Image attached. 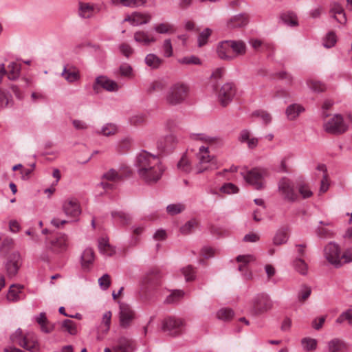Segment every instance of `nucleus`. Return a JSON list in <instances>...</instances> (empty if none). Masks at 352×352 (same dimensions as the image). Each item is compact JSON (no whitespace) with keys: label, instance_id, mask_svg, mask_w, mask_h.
Listing matches in <instances>:
<instances>
[{"label":"nucleus","instance_id":"obj_1","mask_svg":"<svg viewBox=\"0 0 352 352\" xmlns=\"http://www.w3.org/2000/svg\"><path fill=\"white\" fill-rule=\"evenodd\" d=\"M190 139L198 148L195 154L196 172L201 173L217 168V158L214 155L210 154L209 149L210 147L219 144L220 140L217 137L210 136L206 133L191 134Z\"/></svg>","mask_w":352,"mask_h":352},{"label":"nucleus","instance_id":"obj_2","mask_svg":"<svg viewBox=\"0 0 352 352\" xmlns=\"http://www.w3.org/2000/svg\"><path fill=\"white\" fill-rule=\"evenodd\" d=\"M135 165L140 177L146 183L157 182L164 171L160 157L146 151L138 155Z\"/></svg>","mask_w":352,"mask_h":352},{"label":"nucleus","instance_id":"obj_3","mask_svg":"<svg viewBox=\"0 0 352 352\" xmlns=\"http://www.w3.org/2000/svg\"><path fill=\"white\" fill-rule=\"evenodd\" d=\"M246 46L241 41H223L218 43L216 52L219 58L231 60L239 56L245 54Z\"/></svg>","mask_w":352,"mask_h":352},{"label":"nucleus","instance_id":"obj_4","mask_svg":"<svg viewBox=\"0 0 352 352\" xmlns=\"http://www.w3.org/2000/svg\"><path fill=\"white\" fill-rule=\"evenodd\" d=\"M190 88L183 82L173 84L165 92L164 100L166 104L177 106L184 103L188 97Z\"/></svg>","mask_w":352,"mask_h":352},{"label":"nucleus","instance_id":"obj_5","mask_svg":"<svg viewBox=\"0 0 352 352\" xmlns=\"http://www.w3.org/2000/svg\"><path fill=\"white\" fill-rule=\"evenodd\" d=\"M241 175L245 182L259 190L265 186V178L267 176L266 170L261 168H254L249 170L241 171Z\"/></svg>","mask_w":352,"mask_h":352},{"label":"nucleus","instance_id":"obj_6","mask_svg":"<svg viewBox=\"0 0 352 352\" xmlns=\"http://www.w3.org/2000/svg\"><path fill=\"white\" fill-rule=\"evenodd\" d=\"M273 307V302L270 297L265 294H260L256 295L252 301V307L250 313L252 315L263 314Z\"/></svg>","mask_w":352,"mask_h":352},{"label":"nucleus","instance_id":"obj_7","mask_svg":"<svg viewBox=\"0 0 352 352\" xmlns=\"http://www.w3.org/2000/svg\"><path fill=\"white\" fill-rule=\"evenodd\" d=\"M323 129L328 133L340 135L348 130V125L341 115L335 114L331 118L324 122Z\"/></svg>","mask_w":352,"mask_h":352},{"label":"nucleus","instance_id":"obj_8","mask_svg":"<svg viewBox=\"0 0 352 352\" xmlns=\"http://www.w3.org/2000/svg\"><path fill=\"white\" fill-rule=\"evenodd\" d=\"M278 192L280 196L286 201L294 202L298 199V195L295 192L293 182L286 178H282L278 184Z\"/></svg>","mask_w":352,"mask_h":352},{"label":"nucleus","instance_id":"obj_9","mask_svg":"<svg viewBox=\"0 0 352 352\" xmlns=\"http://www.w3.org/2000/svg\"><path fill=\"white\" fill-rule=\"evenodd\" d=\"M326 260L335 267H342L341 251L339 245L335 243H328L324 249Z\"/></svg>","mask_w":352,"mask_h":352},{"label":"nucleus","instance_id":"obj_10","mask_svg":"<svg viewBox=\"0 0 352 352\" xmlns=\"http://www.w3.org/2000/svg\"><path fill=\"white\" fill-rule=\"evenodd\" d=\"M184 322L182 318L169 316L162 321V330L169 335L176 336L182 332Z\"/></svg>","mask_w":352,"mask_h":352},{"label":"nucleus","instance_id":"obj_11","mask_svg":"<svg viewBox=\"0 0 352 352\" xmlns=\"http://www.w3.org/2000/svg\"><path fill=\"white\" fill-rule=\"evenodd\" d=\"M135 341L125 336L119 338L111 349L106 347L104 352H133L135 350Z\"/></svg>","mask_w":352,"mask_h":352},{"label":"nucleus","instance_id":"obj_12","mask_svg":"<svg viewBox=\"0 0 352 352\" xmlns=\"http://www.w3.org/2000/svg\"><path fill=\"white\" fill-rule=\"evenodd\" d=\"M236 86L231 82L223 85L218 93V100L220 104L226 107L233 100L236 95Z\"/></svg>","mask_w":352,"mask_h":352},{"label":"nucleus","instance_id":"obj_13","mask_svg":"<svg viewBox=\"0 0 352 352\" xmlns=\"http://www.w3.org/2000/svg\"><path fill=\"white\" fill-rule=\"evenodd\" d=\"M120 88V85L116 81L104 76L97 77L94 84L93 85V89L96 93H99L101 89L107 91L113 92L118 91Z\"/></svg>","mask_w":352,"mask_h":352},{"label":"nucleus","instance_id":"obj_14","mask_svg":"<svg viewBox=\"0 0 352 352\" xmlns=\"http://www.w3.org/2000/svg\"><path fill=\"white\" fill-rule=\"evenodd\" d=\"M62 210L66 216L77 218L81 213L80 203L74 197H69L63 201Z\"/></svg>","mask_w":352,"mask_h":352},{"label":"nucleus","instance_id":"obj_15","mask_svg":"<svg viewBox=\"0 0 352 352\" xmlns=\"http://www.w3.org/2000/svg\"><path fill=\"white\" fill-rule=\"evenodd\" d=\"M21 265V256L17 252L12 253L6 264V269L8 276L10 278L14 277L18 273Z\"/></svg>","mask_w":352,"mask_h":352},{"label":"nucleus","instance_id":"obj_16","mask_svg":"<svg viewBox=\"0 0 352 352\" xmlns=\"http://www.w3.org/2000/svg\"><path fill=\"white\" fill-rule=\"evenodd\" d=\"M120 325L124 329L128 328L135 318L134 311L128 305L122 304L120 306Z\"/></svg>","mask_w":352,"mask_h":352},{"label":"nucleus","instance_id":"obj_17","mask_svg":"<svg viewBox=\"0 0 352 352\" xmlns=\"http://www.w3.org/2000/svg\"><path fill=\"white\" fill-rule=\"evenodd\" d=\"M133 38L137 43L142 46H149L157 41V38L154 35L144 30L135 32L133 35Z\"/></svg>","mask_w":352,"mask_h":352},{"label":"nucleus","instance_id":"obj_18","mask_svg":"<svg viewBox=\"0 0 352 352\" xmlns=\"http://www.w3.org/2000/svg\"><path fill=\"white\" fill-rule=\"evenodd\" d=\"M151 19V14L148 13H141L135 12L128 15L124 21L129 22L132 25L138 26L148 23Z\"/></svg>","mask_w":352,"mask_h":352},{"label":"nucleus","instance_id":"obj_19","mask_svg":"<svg viewBox=\"0 0 352 352\" xmlns=\"http://www.w3.org/2000/svg\"><path fill=\"white\" fill-rule=\"evenodd\" d=\"M103 179L106 181L101 182L99 186L105 190H108L113 186L109 182H118L121 179V175L114 169H111L104 174Z\"/></svg>","mask_w":352,"mask_h":352},{"label":"nucleus","instance_id":"obj_20","mask_svg":"<svg viewBox=\"0 0 352 352\" xmlns=\"http://www.w3.org/2000/svg\"><path fill=\"white\" fill-rule=\"evenodd\" d=\"M23 286L12 285L6 295V300L10 302H16L22 298Z\"/></svg>","mask_w":352,"mask_h":352},{"label":"nucleus","instance_id":"obj_21","mask_svg":"<svg viewBox=\"0 0 352 352\" xmlns=\"http://www.w3.org/2000/svg\"><path fill=\"white\" fill-rule=\"evenodd\" d=\"M255 261V257L252 254L239 255L236 257V261L241 264L239 265V270L245 272L244 276L246 278H250L252 275L250 273H247L248 264Z\"/></svg>","mask_w":352,"mask_h":352},{"label":"nucleus","instance_id":"obj_22","mask_svg":"<svg viewBox=\"0 0 352 352\" xmlns=\"http://www.w3.org/2000/svg\"><path fill=\"white\" fill-rule=\"evenodd\" d=\"M249 22V17L246 14H239L231 17L227 21L228 28H242L245 26Z\"/></svg>","mask_w":352,"mask_h":352},{"label":"nucleus","instance_id":"obj_23","mask_svg":"<svg viewBox=\"0 0 352 352\" xmlns=\"http://www.w3.org/2000/svg\"><path fill=\"white\" fill-rule=\"evenodd\" d=\"M61 76L70 83L74 82L80 78L78 69L69 65L64 67Z\"/></svg>","mask_w":352,"mask_h":352},{"label":"nucleus","instance_id":"obj_24","mask_svg":"<svg viewBox=\"0 0 352 352\" xmlns=\"http://www.w3.org/2000/svg\"><path fill=\"white\" fill-rule=\"evenodd\" d=\"M22 347L30 352H38L40 346L36 335L33 333L26 334V340L23 343Z\"/></svg>","mask_w":352,"mask_h":352},{"label":"nucleus","instance_id":"obj_25","mask_svg":"<svg viewBox=\"0 0 352 352\" xmlns=\"http://www.w3.org/2000/svg\"><path fill=\"white\" fill-rule=\"evenodd\" d=\"M67 248V236L60 234L51 241V248L57 252H63Z\"/></svg>","mask_w":352,"mask_h":352},{"label":"nucleus","instance_id":"obj_26","mask_svg":"<svg viewBox=\"0 0 352 352\" xmlns=\"http://www.w3.org/2000/svg\"><path fill=\"white\" fill-rule=\"evenodd\" d=\"M21 65L17 62L12 61L7 66V77L10 80H17L21 74Z\"/></svg>","mask_w":352,"mask_h":352},{"label":"nucleus","instance_id":"obj_27","mask_svg":"<svg viewBox=\"0 0 352 352\" xmlns=\"http://www.w3.org/2000/svg\"><path fill=\"white\" fill-rule=\"evenodd\" d=\"M119 132V126L115 123H106L102 126L96 133L105 137H111L116 135Z\"/></svg>","mask_w":352,"mask_h":352},{"label":"nucleus","instance_id":"obj_28","mask_svg":"<svg viewBox=\"0 0 352 352\" xmlns=\"http://www.w3.org/2000/svg\"><path fill=\"white\" fill-rule=\"evenodd\" d=\"M14 100L10 92L0 88V111L13 106Z\"/></svg>","mask_w":352,"mask_h":352},{"label":"nucleus","instance_id":"obj_29","mask_svg":"<svg viewBox=\"0 0 352 352\" xmlns=\"http://www.w3.org/2000/svg\"><path fill=\"white\" fill-rule=\"evenodd\" d=\"M305 111L304 107L299 104H292L286 109V115L289 120L296 119L302 112Z\"/></svg>","mask_w":352,"mask_h":352},{"label":"nucleus","instance_id":"obj_30","mask_svg":"<svg viewBox=\"0 0 352 352\" xmlns=\"http://www.w3.org/2000/svg\"><path fill=\"white\" fill-rule=\"evenodd\" d=\"M94 7L88 3L80 2L78 4V14L81 18H90L94 14Z\"/></svg>","mask_w":352,"mask_h":352},{"label":"nucleus","instance_id":"obj_31","mask_svg":"<svg viewBox=\"0 0 352 352\" xmlns=\"http://www.w3.org/2000/svg\"><path fill=\"white\" fill-rule=\"evenodd\" d=\"M164 143L162 141L157 143L158 148L162 151L173 147L178 142V138L175 134L170 133L164 138Z\"/></svg>","mask_w":352,"mask_h":352},{"label":"nucleus","instance_id":"obj_32","mask_svg":"<svg viewBox=\"0 0 352 352\" xmlns=\"http://www.w3.org/2000/svg\"><path fill=\"white\" fill-rule=\"evenodd\" d=\"M346 348V343L338 338L333 339L328 343L329 352H344Z\"/></svg>","mask_w":352,"mask_h":352},{"label":"nucleus","instance_id":"obj_33","mask_svg":"<svg viewBox=\"0 0 352 352\" xmlns=\"http://www.w3.org/2000/svg\"><path fill=\"white\" fill-rule=\"evenodd\" d=\"M146 65L153 69H156L160 67L163 60L155 54H148L144 59Z\"/></svg>","mask_w":352,"mask_h":352},{"label":"nucleus","instance_id":"obj_34","mask_svg":"<svg viewBox=\"0 0 352 352\" xmlns=\"http://www.w3.org/2000/svg\"><path fill=\"white\" fill-rule=\"evenodd\" d=\"M82 265L84 268H87L94 261V252L90 248H86L81 256Z\"/></svg>","mask_w":352,"mask_h":352},{"label":"nucleus","instance_id":"obj_35","mask_svg":"<svg viewBox=\"0 0 352 352\" xmlns=\"http://www.w3.org/2000/svg\"><path fill=\"white\" fill-rule=\"evenodd\" d=\"M112 314L110 311L104 312L102 315L101 324L99 327V331L106 334L110 329Z\"/></svg>","mask_w":352,"mask_h":352},{"label":"nucleus","instance_id":"obj_36","mask_svg":"<svg viewBox=\"0 0 352 352\" xmlns=\"http://www.w3.org/2000/svg\"><path fill=\"white\" fill-rule=\"evenodd\" d=\"M36 321L40 325L42 331L50 333L52 331L53 327L49 324L45 313H41L37 316Z\"/></svg>","mask_w":352,"mask_h":352},{"label":"nucleus","instance_id":"obj_37","mask_svg":"<svg viewBox=\"0 0 352 352\" xmlns=\"http://www.w3.org/2000/svg\"><path fill=\"white\" fill-rule=\"evenodd\" d=\"M320 226H319L316 230L318 236L320 238H329L332 236L333 231L329 228H324V226H330L331 223L320 221Z\"/></svg>","mask_w":352,"mask_h":352},{"label":"nucleus","instance_id":"obj_38","mask_svg":"<svg viewBox=\"0 0 352 352\" xmlns=\"http://www.w3.org/2000/svg\"><path fill=\"white\" fill-rule=\"evenodd\" d=\"M153 29L159 34H173L175 32L174 25L167 22L156 24Z\"/></svg>","mask_w":352,"mask_h":352},{"label":"nucleus","instance_id":"obj_39","mask_svg":"<svg viewBox=\"0 0 352 352\" xmlns=\"http://www.w3.org/2000/svg\"><path fill=\"white\" fill-rule=\"evenodd\" d=\"M282 21L287 25L294 27L298 25V18L295 13L287 12L281 15Z\"/></svg>","mask_w":352,"mask_h":352},{"label":"nucleus","instance_id":"obj_40","mask_svg":"<svg viewBox=\"0 0 352 352\" xmlns=\"http://www.w3.org/2000/svg\"><path fill=\"white\" fill-rule=\"evenodd\" d=\"M302 348L306 351H314L318 344V342L316 339L311 338H304L301 340Z\"/></svg>","mask_w":352,"mask_h":352},{"label":"nucleus","instance_id":"obj_41","mask_svg":"<svg viewBox=\"0 0 352 352\" xmlns=\"http://www.w3.org/2000/svg\"><path fill=\"white\" fill-rule=\"evenodd\" d=\"M112 217L116 220L123 225L128 224L131 221L129 214L122 211H114L112 212Z\"/></svg>","mask_w":352,"mask_h":352},{"label":"nucleus","instance_id":"obj_42","mask_svg":"<svg viewBox=\"0 0 352 352\" xmlns=\"http://www.w3.org/2000/svg\"><path fill=\"white\" fill-rule=\"evenodd\" d=\"M177 62L181 65H199L201 64V60L196 56L191 55L180 58Z\"/></svg>","mask_w":352,"mask_h":352},{"label":"nucleus","instance_id":"obj_43","mask_svg":"<svg viewBox=\"0 0 352 352\" xmlns=\"http://www.w3.org/2000/svg\"><path fill=\"white\" fill-rule=\"evenodd\" d=\"M115 4L120 3L126 7H138L144 5L146 0H113Z\"/></svg>","mask_w":352,"mask_h":352},{"label":"nucleus","instance_id":"obj_44","mask_svg":"<svg viewBox=\"0 0 352 352\" xmlns=\"http://www.w3.org/2000/svg\"><path fill=\"white\" fill-rule=\"evenodd\" d=\"M234 316V312L231 309L222 308L217 312L218 319L227 321L231 320Z\"/></svg>","mask_w":352,"mask_h":352},{"label":"nucleus","instance_id":"obj_45","mask_svg":"<svg viewBox=\"0 0 352 352\" xmlns=\"http://www.w3.org/2000/svg\"><path fill=\"white\" fill-rule=\"evenodd\" d=\"M10 339L12 342L22 346L23 343L26 340V334L23 335L22 330L21 329H18L14 333L11 335Z\"/></svg>","mask_w":352,"mask_h":352},{"label":"nucleus","instance_id":"obj_46","mask_svg":"<svg viewBox=\"0 0 352 352\" xmlns=\"http://www.w3.org/2000/svg\"><path fill=\"white\" fill-rule=\"evenodd\" d=\"M177 167L179 170L185 173H188L191 170L192 166L187 155H185L182 156L177 164Z\"/></svg>","mask_w":352,"mask_h":352},{"label":"nucleus","instance_id":"obj_47","mask_svg":"<svg viewBox=\"0 0 352 352\" xmlns=\"http://www.w3.org/2000/svg\"><path fill=\"white\" fill-rule=\"evenodd\" d=\"M307 86L314 92H322L326 89L324 84L314 80H309L307 82Z\"/></svg>","mask_w":352,"mask_h":352},{"label":"nucleus","instance_id":"obj_48","mask_svg":"<svg viewBox=\"0 0 352 352\" xmlns=\"http://www.w3.org/2000/svg\"><path fill=\"white\" fill-rule=\"evenodd\" d=\"M294 267L296 271L302 275L306 274L307 272V265L301 258H296L294 261Z\"/></svg>","mask_w":352,"mask_h":352},{"label":"nucleus","instance_id":"obj_49","mask_svg":"<svg viewBox=\"0 0 352 352\" xmlns=\"http://www.w3.org/2000/svg\"><path fill=\"white\" fill-rule=\"evenodd\" d=\"M184 296L182 290H174L166 299V303H175L178 302Z\"/></svg>","mask_w":352,"mask_h":352},{"label":"nucleus","instance_id":"obj_50","mask_svg":"<svg viewBox=\"0 0 352 352\" xmlns=\"http://www.w3.org/2000/svg\"><path fill=\"white\" fill-rule=\"evenodd\" d=\"M298 192L302 198L306 199L312 196L313 192L310 187L306 183L299 184L298 186Z\"/></svg>","mask_w":352,"mask_h":352},{"label":"nucleus","instance_id":"obj_51","mask_svg":"<svg viewBox=\"0 0 352 352\" xmlns=\"http://www.w3.org/2000/svg\"><path fill=\"white\" fill-rule=\"evenodd\" d=\"M162 47L165 57L168 58L173 56V49L170 38H166L164 41Z\"/></svg>","mask_w":352,"mask_h":352},{"label":"nucleus","instance_id":"obj_52","mask_svg":"<svg viewBox=\"0 0 352 352\" xmlns=\"http://www.w3.org/2000/svg\"><path fill=\"white\" fill-rule=\"evenodd\" d=\"M62 327L71 335H76L77 333L76 326L74 322L71 320H64Z\"/></svg>","mask_w":352,"mask_h":352},{"label":"nucleus","instance_id":"obj_53","mask_svg":"<svg viewBox=\"0 0 352 352\" xmlns=\"http://www.w3.org/2000/svg\"><path fill=\"white\" fill-rule=\"evenodd\" d=\"M185 207L181 204H170L166 207V211L170 215H175L182 212Z\"/></svg>","mask_w":352,"mask_h":352},{"label":"nucleus","instance_id":"obj_54","mask_svg":"<svg viewBox=\"0 0 352 352\" xmlns=\"http://www.w3.org/2000/svg\"><path fill=\"white\" fill-rule=\"evenodd\" d=\"M220 191L225 194L231 195L237 193L239 188L232 183H226L221 187Z\"/></svg>","mask_w":352,"mask_h":352},{"label":"nucleus","instance_id":"obj_55","mask_svg":"<svg viewBox=\"0 0 352 352\" xmlns=\"http://www.w3.org/2000/svg\"><path fill=\"white\" fill-rule=\"evenodd\" d=\"M211 33L212 30L210 28H206L199 34L198 37V44L199 47L204 45L207 43Z\"/></svg>","mask_w":352,"mask_h":352},{"label":"nucleus","instance_id":"obj_56","mask_svg":"<svg viewBox=\"0 0 352 352\" xmlns=\"http://www.w3.org/2000/svg\"><path fill=\"white\" fill-rule=\"evenodd\" d=\"M287 234L285 230H279L274 238V243L276 245L283 244L287 242Z\"/></svg>","mask_w":352,"mask_h":352},{"label":"nucleus","instance_id":"obj_57","mask_svg":"<svg viewBox=\"0 0 352 352\" xmlns=\"http://www.w3.org/2000/svg\"><path fill=\"white\" fill-rule=\"evenodd\" d=\"M120 52L126 58L130 57L134 52L133 48L128 43H124L119 45Z\"/></svg>","mask_w":352,"mask_h":352},{"label":"nucleus","instance_id":"obj_58","mask_svg":"<svg viewBox=\"0 0 352 352\" xmlns=\"http://www.w3.org/2000/svg\"><path fill=\"white\" fill-rule=\"evenodd\" d=\"M336 35L333 32H329L324 38L323 45L325 47L330 48L336 44Z\"/></svg>","mask_w":352,"mask_h":352},{"label":"nucleus","instance_id":"obj_59","mask_svg":"<svg viewBox=\"0 0 352 352\" xmlns=\"http://www.w3.org/2000/svg\"><path fill=\"white\" fill-rule=\"evenodd\" d=\"M120 74L123 76H125L127 78L133 77V68L130 65H129L127 63L122 64L120 67Z\"/></svg>","mask_w":352,"mask_h":352},{"label":"nucleus","instance_id":"obj_60","mask_svg":"<svg viewBox=\"0 0 352 352\" xmlns=\"http://www.w3.org/2000/svg\"><path fill=\"white\" fill-rule=\"evenodd\" d=\"M311 289L309 287H308L307 285L302 286L298 292L299 300H300V301L306 300L311 295Z\"/></svg>","mask_w":352,"mask_h":352},{"label":"nucleus","instance_id":"obj_61","mask_svg":"<svg viewBox=\"0 0 352 352\" xmlns=\"http://www.w3.org/2000/svg\"><path fill=\"white\" fill-rule=\"evenodd\" d=\"M345 320H347L349 324L352 326V312L351 310H348L346 311L343 312L336 319V322L337 323L340 324V323H342Z\"/></svg>","mask_w":352,"mask_h":352},{"label":"nucleus","instance_id":"obj_62","mask_svg":"<svg viewBox=\"0 0 352 352\" xmlns=\"http://www.w3.org/2000/svg\"><path fill=\"white\" fill-rule=\"evenodd\" d=\"M342 266L352 262V249L348 248L341 253Z\"/></svg>","mask_w":352,"mask_h":352},{"label":"nucleus","instance_id":"obj_63","mask_svg":"<svg viewBox=\"0 0 352 352\" xmlns=\"http://www.w3.org/2000/svg\"><path fill=\"white\" fill-rule=\"evenodd\" d=\"M98 283L100 287L106 290L109 288L111 284L110 276L109 274H105L98 279Z\"/></svg>","mask_w":352,"mask_h":352},{"label":"nucleus","instance_id":"obj_64","mask_svg":"<svg viewBox=\"0 0 352 352\" xmlns=\"http://www.w3.org/2000/svg\"><path fill=\"white\" fill-rule=\"evenodd\" d=\"M182 271L186 281L192 280L195 278V270L192 266L188 265L184 267Z\"/></svg>","mask_w":352,"mask_h":352}]
</instances>
